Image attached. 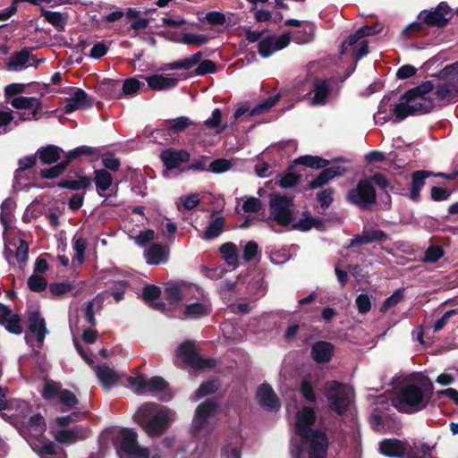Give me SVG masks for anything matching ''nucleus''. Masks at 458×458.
Segmentation results:
<instances>
[{
	"label": "nucleus",
	"mask_w": 458,
	"mask_h": 458,
	"mask_svg": "<svg viewBox=\"0 0 458 458\" xmlns=\"http://www.w3.org/2000/svg\"><path fill=\"white\" fill-rule=\"evenodd\" d=\"M431 394H428L415 384L401 387L391 400L392 405L400 412L411 414L427 408Z\"/></svg>",
	"instance_id": "f257e3e1"
},
{
	"label": "nucleus",
	"mask_w": 458,
	"mask_h": 458,
	"mask_svg": "<svg viewBox=\"0 0 458 458\" xmlns=\"http://www.w3.org/2000/svg\"><path fill=\"white\" fill-rule=\"evenodd\" d=\"M134 420L150 437H159L169 426V416L166 411H157L154 403H144L134 414Z\"/></svg>",
	"instance_id": "f03ea898"
},
{
	"label": "nucleus",
	"mask_w": 458,
	"mask_h": 458,
	"mask_svg": "<svg viewBox=\"0 0 458 458\" xmlns=\"http://www.w3.org/2000/svg\"><path fill=\"white\" fill-rule=\"evenodd\" d=\"M113 445L119 456L131 458L149 457V451L139 445L138 434L133 428H121L118 434L113 437Z\"/></svg>",
	"instance_id": "7ed1b4c3"
},
{
	"label": "nucleus",
	"mask_w": 458,
	"mask_h": 458,
	"mask_svg": "<svg viewBox=\"0 0 458 458\" xmlns=\"http://www.w3.org/2000/svg\"><path fill=\"white\" fill-rule=\"evenodd\" d=\"M175 356L182 363L194 370L212 369L216 366V360L204 358L199 354L195 344L191 340L183 341L175 350Z\"/></svg>",
	"instance_id": "20e7f679"
},
{
	"label": "nucleus",
	"mask_w": 458,
	"mask_h": 458,
	"mask_svg": "<svg viewBox=\"0 0 458 458\" xmlns=\"http://www.w3.org/2000/svg\"><path fill=\"white\" fill-rule=\"evenodd\" d=\"M346 199L361 210H369L377 203V191L370 180L363 178L356 186L348 191Z\"/></svg>",
	"instance_id": "39448f33"
},
{
	"label": "nucleus",
	"mask_w": 458,
	"mask_h": 458,
	"mask_svg": "<svg viewBox=\"0 0 458 458\" xmlns=\"http://www.w3.org/2000/svg\"><path fill=\"white\" fill-rule=\"evenodd\" d=\"M292 205V197L278 193L271 194L269 200L270 216L281 226L292 225L294 222L293 213L290 209Z\"/></svg>",
	"instance_id": "423d86ee"
},
{
	"label": "nucleus",
	"mask_w": 458,
	"mask_h": 458,
	"mask_svg": "<svg viewBox=\"0 0 458 458\" xmlns=\"http://www.w3.org/2000/svg\"><path fill=\"white\" fill-rule=\"evenodd\" d=\"M452 9L447 2H440L436 7L420 12L417 19L422 20L428 28L443 29L452 19Z\"/></svg>",
	"instance_id": "0eeeda50"
},
{
	"label": "nucleus",
	"mask_w": 458,
	"mask_h": 458,
	"mask_svg": "<svg viewBox=\"0 0 458 458\" xmlns=\"http://www.w3.org/2000/svg\"><path fill=\"white\" fill-rule=\"evenodd\" d=\"M344 385L339 381L333 380L326 383L325 396L328 402L329 409L338 415H343L349 408V399L346 393L342 389Z\"/></svg>",
	"instance_id": "6e6552de"
},
{
	"label": "nucleus",
	"mask_w": 458,
	"mask_h": 458,
	"mask_svg": "<svg viewBox=\"0 0 458 458\" xmlns=\"http://www.w3.org/2000/svg\"><path fill=\"white\" fill-rule=\"evenodd\" d=\"M313 435L301 438L307 445L308 458H327L329 438L324 430H316Z\"/></svg>",
	"instance_id": "1a4fd4ad"
},
{
	"label": "nucleus",
	"mask_w": 458,
	"mask_h": 458,
	"mask_svg": "<svg viewBox=\"0 0 458 458\" xmlns=\"http://www.w3.org/2000/svg\"><path fill=\"white\" fill-rule=\"evenodd\" d=\"M140 11L133 7L126 8L125 12L114 11L103 16L102 21L106 22H114L121 20L123 17H126L131 21L130 29L133 30H145L148 27L151 19L150 18H140L139 17Z\"/></svg>",
	"instance_id": "9d476101"
},
{
	"label": "nucleus",
	"mask_w": 458,
	"mask_h": 458,
	"mask_svg": "<svg viewBox=\"0 0 458 458\" xmlns=\"http://www.w3.org/2000/svg\"><path fill=\"white\" fill-rule=\"evenodd\" d=\"M291 32L284 31L279 37L275 35L267 36L259 40L258 44V51L261 57L267 58L274 52L286 47L291 42Z\"/></svg>",
	"instance_id": "9b49d317"
},
{
	"label": "nucleus",
	"mask_w": 458,
	"mask_h": 458,
	"mask_svg": "<svg viewBox=\"0 0 458 458\" xmlns=\"http://www.w3.org/2000/svg\"><path fill=\"white\" fill-rule=\"evenodd\" d=\"M31 50L32 48L30 47H24L21 51L13 53L9 59L8 69L11 71H21L30 66L38 68L44 59H38L34 55H31Z\"/></svg>",
	"instance_id": "f8f14e48"
},
{
	"label": "nucleus",
	"mask_w": 458,
	"mask_h": 458,
	"mask_svg": "<svg viewBox=\"0 0 458 458\" xmlns=\"http://www.w3.org/2000/svg\"><path fill=\"white\" fill-rule=\"evenodd\" d=\"M316 412L310 407H304L297 413V421L295 424V432L301 438L313 435V431L320 430L312 428L316 422Z\"/></svg>",
	"instance_id": "ddd939ff"
},
{
	"label": "nucleus",
	"mask_w": 458,
	"mask_h": 458,
	"mask_svg": "<svg viewBox=\"0 0 458 458\" xmlns=\"http://www.w3.org/2000/svg\"><path fill=\"white\" fill-rule=\"evenodd\" d=\"M94 104V98L90 97L82 89H76L73 95L67 98L64 107L65 114H72L76 110L90 108Z\"/></svg>",
	"instance_id": "4468645a"
},
{
	"label": "nucleus",
	"mask_w": 458,
	"mask_h": 458,
	"mask_svg": "<svg viewBox=\"0 0 458 458\" xmlns=\"http://www.w3.org/2000/svg\"><path fill=\"white\" fill-rule=\"evenodd\" d=\"M256 398L266 411H277L280 408L279 400L268 383H262L258 386Z\"/></svg>",
	"instance_id": "2eb2a0df"
},
{
	"label": "nucleus",
	"mask_w": 458,
	"mask_h": 458,
	"mask_svg": "<svg viewBox=\"0 0 458 458\" xmlns=\"http://www.w3.org/2000/svg\"><path fill=\"white\" fill-rule=\"evenodd\" d=\"M433 175L434 172L428 170H417L411 173L407 197L414 202H419L420 200V191L426 184V179Z\"/></svg>",
	"instance_id": "dca6fc26"
},
{
	"label": "nucleus",
	"mask_w": 458,
	"mask_h": 458,
	"mask_svg": "<svg viewBox=\"0 0 458 458\" xmlns=\"http://www.w3.org/2000/svg\"><path fill=\"white\" fill-rule=\"evenodd\" d=\"M190 157V153L184 149L167 148L160 154V158L168 170L178 168L182 164L189 162Z\"/></svg>",
	"instance_id": "f3484780"
},
{
	"label": "nucleus",
	"mask_w": 458,
	"mask_h": 458,
	"mask_svg": "<svg viewBox=\"0 0 458 458\" xmlns=\"http://www.w3.org/2000/svg\"><path fill=\"white\" fill-rule=\"evenodd\" d=\"M217 409V403L212 399H208L204 401L202 403H200L195 411V427L198 429H200L203 427H205L208 422V420L216 412Z\"/></svg>",
	"instance_id": "a211bd4d"
},
{
	"label": "nucleus",
	"mask_w": 458,
	"mask_h": 458,
	"mask_svg": "<svg viewBox=\"0 0 458 458\" xmlns=\"http://www.w3.org/2000/svg\"><path fill=\"white\" fill-rule=\"evenodd\" d=\"M89 436V429L77 425L70 429H61L57 432L55 438L59 443L71 445L79 440H84Z\"/></svg>",
	"instance_id": "6ab92c4d"
},
{
	"label": "nucleus",
	"mask_w": 458,
	"mask_h": 458,
	"mask_svg": "<svg viewBox=\"0 0 458 458\" xmlns=\"http://www.w3.org/2000/svg\"><path fill=\"white\" fill-rule=\"evenodd\" d=\"M146 390L155 393L157 398L162 402H168L173 397L168 383L159 376L152 377L147 380Z\"/></svg>",
	"instance_id": "aec40b11"
},
{
	"label": "nucleus",
	"mask_w": 458,
	"mask_h": 458,
	"mask_svg": "<svg viewBox=\"0 0 458 458\" xmlns=\"http://www.w3.org/2000/svg\"><path fill=\"white\" fill-rule=\"evenodd\" d=\"M379 451L387 457L404 458L406 443L397 438H386L380 442Z\"/></svg>",
	"instance_id": "412c9836"
},
{
	"label": "nucleus",
	"mask_w": 458,
	"mask_h": 458,
	"mask_svg": "<svg viewBox=\"0 0 458 458\" xmlns=\"http://www.w3.org/2000/svg\"><path fill=\"white\" fill-rule=\"evenodd\" d=\"M335 346L327 341H318L310 349V357L318 364L329 362L334 355Z\"/></svg>",
	"instance_id": "4be33fe9"
},
{
	"label": "nucleus",
	"mask_w": 458,
	"mask_h": 458,
	"mask_svg": "<svg viewBox=\"0 0 458 458\" xmlns=\"http://www.w3.org/2000/svg\"><path fill=\"white\" fill-rule=\"evenodd\" d=\"M346 167L342 165L325 167L324 170L316 177V179L309 182L308 188L311 190L320 188L335 177L342 176L346 173Z\"/></svg>",
	"instance_id": "5701e85b"
},
{
	"label": "nucleus",
	"mask_w": 458,
	"mask_h": 458,
	"mask_svg": "<svg viewBox=\"0 0 458 458\" xmlns=\"http://www.w3.org/2000/svg\"><path fill=\"white\" fill-rule=\"evenodd\" d=\"M10 104L16 109L32 108V111L29 113V115L31 114L32 117H34V120H38L39 118V113L42 109V103L38 98L21 96L13 98Z\"/></svg>",
	"instance_id": "b1692460"
},
{
	"label": "nucleus",
	"mask_w": 458,
	"mask_h": 458,
	"mask_svg": "<svg viewBox=\"0 0 458 458\" xmlns=\"http://www.w3.org/2000/svg\"><path fill=\"white\" fill-rule=\"evenodd\" d=\"M28 321L29 330L36 335L38 342L42 343L48 333L45 318L41 317L38 310H35L30 313Z\"/></svg>",
	"instance_id": "393cba45"
},
{
	"label": "nucleus",
	"mask_w": 458,
	"mask_h": 458,
	"mask_svg": "<svg viewBox=\"0 0 458 458\" xmlns=\"http://www.w3.org/2000/svg\"><path fill=\"white\" fill-rule=\"evenodd\" d=\"M77 179H64L57 183V187L61 189H68L71 191L87 190L92 184V178L83 174L81 170L75 173Z\"/></svg>",
	"instance_id": "a878e982"
},
{
	"label": "nucleus",
	"mask_w": 458,
	"mask_h": 458,
	"mask_svg": "<svg viewBox=\"0 0 458 458\" xmlns=\"http://www.w3.org/2000/svg\"><path fill=\"white\" fill-rule=\"evenodd\" d=\"M64 153L62 148L56 145H47L46 147L39 148L36 154L39 162L42 165H53L58 162Z\"/></svg>",
	"instance_id": "bb28decb"
},
{
	"label": "nucleus",
	"mask_w": 458,
	"mask_h": 458,
	"mask_svg": "<svg viewBox=\"0 0 458 458\" xmlns=\"http://www.w3.org/2000/svg\"><path fill=\"white\" fill-rule=\"evenodd\" d=\"M312 228L323 231L325 229V223L320 217L311 216L310 212H304L303 218H301L298 222H293L292 224V229L301 232H308Z\"/></svg>",
	"instance_id": "cd10ccee"
},
{
	"label": "nucleus",
	"mask_w": 458,
	"mask_h": 458,
	"mask_svg": "<svg viewBox=\"0 0 458 458\" xmlns=\"http://www.w3.org/2000/svg\"><path fill=\"white\" fill-rule=\"evenodd\" d=\"M145 79L148 88L156 91L174 89L179 83V79L177 78H170L159 74L146 76Z\"/></svg>",
	"instance_id": "c85d7f7f"
},
{
	"label": "nucleus",
	"mask_w": 458,
	"mask_h": 458,
	"mask_svg": "<svg viewBox=\"0 0 458 458\" xmlns=\"http://www.w3.org/2000/svg\"><path fill=\"white\" fill-rule=\"evenodd\" d=\"M168 254L169 250L165 246L160 243H153L145 251L144 256L148 264L158 265L167 261Z\"/></svg>",
	"instance_id": "c756f323"
},
{
	"label": "nucleus",
	"mask_w": 458,
	"mask_h": 458,
	"mask_svg": "<svg viewBox=\"0 0 458 458\" xmlns=\"http://www.w3.org/2000/svg\"><path fill=\"white\" fill-rule=\"evenodd\" d=\"M387 238V234L382 230L363 231L361 234H356L354 236L352 240V245L383 242H386Z\"/></svg>",
	"instance_id": "7c9ffc66"
},
{
	"label": "nucleus",
	"mask_w": 458,
	"mask_h": 458,
	"mask_svg": "<svg viewBox=\"0 0 458 458\" xmlns=\"http://www.w3.org/2000/svg\"><path fill=\"white\" fill-rule=\"evenodd\" d=\"M94 182L96 190L100 197H106L105 192L113 184L114 179L112 174L106 169H97L94 171Z\"/></svg>",
	"instance_id": "2f4dec72"
},
{
	"label": "nucleus",
	"mask_w": 458,
	"mask_h": 458,
	"mask_svg": "<svg viewBox=\"0 0 458 458\" xmlns=\"http://www.w3.org/2000/svg\"><path fill=\"white\" fill-rule=\"evenodd\" d=\"M105 302L104 293H98L95 298L91 301H89L85 303V318L90 327H95L97 325V321L95 318V307L97 308V311H100L103 309V304Z\"/></svg>",
	"instance_id": "473e14b6"
},
{
	"label": "nucleus",
	"mask_w": 458,
	"mask_h": 458,
	"mask_svg": "<svg viewBox=\"0 0 458 458\" xmlns=\"http://www.w3.org/2000/svg\"><path fill=\"white\" fill-rule=\"evenodd\" d=\"M26 429L35 438L42 437L47 429L43 416L40 413L31 415L26 424Z\"/></svg>",
	"instance_id": "72a5a7b5"
},
{
	"label": "nucleus",
	"mask_w": 458,
	"mask_h": 458,
	"mask_svg": "<svg viewBox=\"0 0 458 458\" xmlns=\"http://www.w3.org/2000/svg\"><path fill=\"white\" fill-rule=\"evenodd\" d=\"M400 103L394 104L393 107V114L394 116V122L398 123L408 116L413 115L411 108V103H413L414 100H408L405 97V92L399 98Z\"/></svg>",
	"instance_id": "f704fd0d"
},
{
	"label": "nucleus",
	"mask_w": 458,
	"mask_h": 458,
	"mask_svg": "<svg viewBox=\"0 0 458 458\" xmlns=\"http://www.w3.org/2000/svg\"><path fill=\"white\" fill-rule=\"evenodd\" d=\"M99 149L89 146H80L66 153L64 160L69 166L70 164L81 157H98Z\"/></svg>",
	"instance_id": "c9c22d12"
},
{
	"label": "nucleus",
	"mask_w": 458,
	"mask_h": 458,
	"mask_svg": "<svg viewBox=\"0 0 458 458\" xmlns=\"http://www.w3.org/2000/svg\"><path fill=\"white\" fill-rule=\"evenodd\" d=\"M41 16L55 27L58 31H64L67 24L68 15L59 12H52L41 9Z\"/></svg>",
	"instance_id": "e433bc0d"
},
{
	"label": "nucleus",
	"mask_w": 458,
	"mask_h": 458,
	"mask_svg": "<svg viewBox=\"0 0 458 458\" xmlns=\"http://www.w3.org/2000/svg\"><path fill=\"white\" fill-rule=\"evenodd\" d=\"M293 164L318 170L327 167L330 164V161L318 156L304 155L296 158Z\"/></svg>",
	"instance_id": "4c0bfd02"
},
{
	"label": "nucleus",
	"mask_w": 458,
	"mask_h": 458,
	"mask_svg": "<svg viewBox=\"0 0 458 458\" xmlns=\"http://www.w3.org/2000/svg\"><path fill=\"white\" fill-rule=\"evenodd\" d=\"M96 374L104 387H110L118 380L115 371L106 364L98 365Z\"/></svg>",
	"instance_id": "58836bf2"
},
{
	"label": "nucleus",
	"mask_w": 458,
	"mask_h": 458,
	"mask_svg": "<svg viewBox=\"0 0 458 458\" xmlns=\"http://www.w3.org/2000/svg\"><path fill=\"white\" fill-rule=\"evenodd\" d=\"M395 96V94L393 92L392 96L386 95L383 97V98L380 101V104L378 106L377 110V116L379 120H382L381 123H385L386 122L392 119L394 116L393 114V107L395 103L392 102V97Z\"/></svg>",
	"instance_id": "ea45409f"
},
{
	"label": "nucleus",
	"mask_w": 458,
	"mask_h": 458,
	"mask_svg": "<svg viewBox=\"0 0 458 458\" xmlns=\"http://www.w3.org/2000/svg\"><path fill=\"white\" fill-rule=\"evenodd\" d=\"M209 307L202 302H194L185 306L183 315L188 318H199L209 315Z\"/></svg>",
	"instance_id": "a19ab883"
},
{
	"label": "nucleus",
	"mask_w": 458,
	"mask_h": 458,
	"mask_svg": "<svg viewBox=\"0 0 458 458\" xmlns=\"http://www.w3.org/2000/svg\"><path fill=\"white\" fill-rule=\"evenodd\" d=\"M455 86L450 83L438 84L435 90V96L440 101L455 102L457 100Z\"/></svg>",
	"instance_id": "79ce46f5"
},
{
	"label": "nucleus",
	"mask_w": 458,
	"mask_h": 458,
	"mask_svg": "<svg viewBox=\"0 0 458 458\" xmlns=\"http://www.w3.org/2000/svg\"><path fill=\"white\" fill-rule=\"evenodd\" d=\"M434 106V100L430 98H418L416 101L411 103V108L413 115L428 114L433 110Z\"/></svg>",
	"instance_id": "37998d69"
},
{
	"label": "nucleus",
	"mask_w": 458,
	"mask_h": 458,
	"mask_svg": "<svg viewBox=\"0 0 458 458\" xmlns=\"http://www.w3.org/2000/svg\"><path fill=\"white\" fill-rule=\"evenodd\" d=\"M219 251L229 266L236 267L238 264V251L233 242H225L219 248Z\"/></svg>",
	"instance_id": "c03bdc74"
},
{
	"label": "nucleus",
	"mask_w": 458,
	"mask_h": 458,
	"mask_svg": "<svg viewBox=\"0 0 458 458\" xmlns=\"http://www.w3.org/2000/svg\"><path fill=\"white\" fill-rule=\"evenodd\" d=\"M434 89V84L430 81H426L420 85L414 87L405 92V97L408 100L416 101L418 98H426L425 95Z\"/></svg>",
	"instance_id": "a18cd8bd"
},
{
	"label": "nucleus",
	"mask_w": 458,
	"mask_h": 458,
	"mask_svg": "<svg viewBox=\"0 0 458 458\" xmlns=\"http://www.w3.org/2000/svg\"><path fill=\"white\" fill-rule=\"evenodd\" d=\"M225 227V218L222 216L216 217L207 227L204 232L203 238L205 240H213L218 237Z\"/></svg>",
	"instance_id": "49530a36"
},
{
	"label": "nucleus",
	"mask_w": 458,
	"mask_h": 458,
	"mask_svg": "<svg viewBox=\"0 0 458 458\" xmlns=\"http://www.w3.org/2000/svg\"><path fill=\"white\" fill-rule=\"evenodd\" d=\"M184 290L182 285L169 286L165 289V298L170 304L176 305L184 299Z\"/></svg>",
	"instance_id": "de8ad7c7"
},
{
	"label": "nucleus",
	"mask_w": 458,
	"mask_h": 458,
	"mask_svg": "<svg viewBox=\"0 0 458 458\" xmlns=\"http://www.w3.org/2000/svg\"><path fill=\"white\" fill-rule=\"evenodd\" d=\"M176 42L182 43L187 46H203L208 42V37L203 34H195L191 32H186L182 34V37L180 39H177Z\"/></svg>",
	"instance_id": "09e8293b"
},
{
	"label": "nucleus",
	"mask_w": 458,
	"mask_h": 458,
	"mask_svg": "<svg viewBox=\"0 0 458 458\" xmlns=\"http://www.w3.org/2000/svg\"><path fill=\"white\" fill-rule=\"evenodd\" d=\"M121 81L118 80L106 79L102 82L103 89L110 98L119 99L123 97L122 89H120Z\"/></svg>",
	"instance_id": "8fccbe9b"
},
{
	"label": "nucleus",
	"mask_w": 458,
	"mask_h": 458,
	"mask_svg": "<svg viewBox=\"0 0 458 458\" xmlns=\"http://www.w3.org/2000/svg\"><path fill=\"white\" fill-rule=\"evenodd\" d=\"M192 123L189 117L180 116L176 119L166 121V128L172 132L179 133L184 131Z\"/></svg>",
	"instance_id": "3c124183"
},
{
	"label": "nucleus",
	"mask_w": 458,
	"mask_h": 458,
	"mask_svg": "<svg viewBox=\"0 0 458 458\" xmlns=\"http://www.w3.org/2000/svg\"><path fill=\"white\" fill-rule=\"evenodd\" d=\"M293 165H290L288 172L283 174L279 180V185L284 189H290L297 185L301 180V174L292 172Z\"/></svg>",
	"instance_id": "603ef678"
},
{
	"label": "nucleus",
	"mask_w": 458,
	"mask_h": 458,
	"mask_svg": "<svg viewBox=\"0 0 458 458\" xmlns=\"http://www.w3.org/2000/svg\"><path fill=\"white\" fill-rule=\"evenodd\" d=\"M329 96V86L327 81L318 82L315 84L313 103L316 105H324L326 99Z\"/></svg>",
	"instance_id": "864d4df0"
},
{
	"label": "nucleus",
	"mask_w": 458,
	"mask_h": 458,
	"mask_svg": "<svg viewBox=\"0 0 458 458\" xmlns=\"http://www.w3.org/2000/svg\"><path fill=\"white\" fill-rule=\"evenodd\" d=\"M68 168L67 164L64 160H62L57 165H55L49 168L42 169L40 176L44 179H55L62 175Z\"/></svg>",
	"instance_id": "5fc2aeb1"
},
{
	"label": "nucleus",
	"mask_w": 458,
	"mask_h": 458,
	"mask_svg": "<svg viewBox=\"0 0 458 458\" xmlns=\"http://www.w3.org/2000/svg\"><path fill=\"white\" fill-rule=\"evenodd\" d=\"M427 25L422 20H417L407 25L403 30L402 35L405 38H411L417 35L422 34L426 30Z\"/></svg>",
	"instance_id": "6e6d98bb"
},
{
	"label": "nucleus",
	"mask_w": 458,
	"mask_h": 458,
	"mask_svg": "<svg viewBox=\"0 0 458 458\" xmlns=\"http://www.w3.org/2000/svg\"><path fill=\"white\" fill-rule=\"evenodd\" d=\"M218 387L219 382L217 379H211L203 382L195 392L196 397L203 398L205 396L213 394L217 391Z\"/></svg>",
	"instance_id": "4d7b16f0"
},
{
	"label": "nucleus",
	"mask_w": 458,
	"mask_h": 458,
	"mask_svg": "<svg viewBox=\"0 0 458 458\" xmlns=\"http://www.w3.org/2000/svg\"><path fill=\"white\" fill-rule=\"evenodd\" d=\"M142 88H145V84L140 81L136 78L126 79L122 86V93L123 96H132L139 92Z\"/></svg>",
	"instance_id": "13d9d810"
},
{
	"label": "nucleus",
	"mask_w": 458,
	"mask_h": 458,
	"mask_svg": "<svg viewBox=\"0 0 458 458\" xmlns=\"http://www.w3.org/2000/svg\"><path fill=\"white\" fill-rule=\"evenodd\" d=\"M61 385L53 380L46 381L42 391V396L46 400H53L57 396H60Z\"/></svg>",
	"instance_id": "bf43d9fd"
},
{
	"label": "nucleus",
	"mask_w": 458,
	"mask_h": 458,
	"mask_svg": "<svg viewBox=\"0 0 458 458\" xmlns=\"http://www.w3.org/2000/svg\"><path fill=\"white\" fill-rule=\"evenodd\" d=\"M444 255L445 251L442 246L431 245L426 250L423 261L426 263H435L438 261Z\"/></svg>",
	"instance_id": "052dcab7"
},
{
	"label": "nucleus",
	"mask_w": 458,
	"mask_h": 458,
	"mask_svg": "<svg viewBox=\"0 0 458 458\" xmlns=\"http://www.w3.org/2000/svg\"><path fill=\"white\" fill-rule=\"evenodd\" d=\"M28 287L34 293H41L47 287V281L44 276L33 274L28 279Z\"/></svg>",
	"instance_id": "680f3d73"
},
{
	"label": "nucleus",
	"mask_w": 458,
	"mask_h": 458,
	"mask_svg": "<svg viewBox=\"0 0 458 458\" xmlns=\"http://www.w3.org/2000/svg\"><path fill=\"white\" fill-rule=\"evenodd\" d=\"M161 288L155 284H146L142 289V299L145 302L150 303L161 296Z\"/></svg>",
	"instance_id": "e2e57ef3"
},
{
	"label": "nucleus",
	"mask_w": 458,
	"mask_h": 458,
	"mask_svg": "<svg viewBox=\"0 0 458 458\" xmlns=\"http://www.w3.org/2000/svg\"><path fill=\"white\" fill-rule=\"evenodd\" d=\"M300 393L301 394L302 397L310 403H315L317 401V396L314 392L313 386L308 378H303L301 380L300 385Z\"/></svg>",
	"instance_id": "0e129e2a"
},
{
	"label": "nucleus",
	"mask_w": 458,
	"mask_h": 458,
	"mask_svg": "<svg viewBox=\"0 0 458 458\" xmlns=\"http://www.w3.org/2000/svg\"><path fill=\"white\" fill-rule=\"evenodd\" d=\"M233 164L231 160L225 158H218L212 161L208 165V172L214 174H222L228 171L232 167Z\"/></svg>",
	"instance_id": "69168bd1"
},
{
	"label": "nucleus",
	"mask_w": 458,
	"mask_h": 458,
	"mask_svg": "<svg viewBox=\"0 0 458 458\" xmlns=\"http://www.w3.org/2000/svg\"><path fill=\"white\" fill-rule=\"evenodd\" d=\"M21 319L20 315L18 314H13L5 322V324H3L5 327V329L12 334L14 335H21L23 331L21 327Z\"/></svg>",
	"instance_id": "338daca9"
},
{
	"label": "nucleus",
	"mask_w": 458,
	"mask_h": 458,
	"mask_svg": "<svg viewBox=\"0 0 458 458\" xmlns=\"http://www.w3.org/2000/svg\"><path fill=\"white\" fill-rule=\"evenodd\" d=\"M74 289L72 284L68 282L53 283L49 285L50 293L55 296H63Z\"/></svg>",
	"instance_id": "774afa93"
}]
</instances>
